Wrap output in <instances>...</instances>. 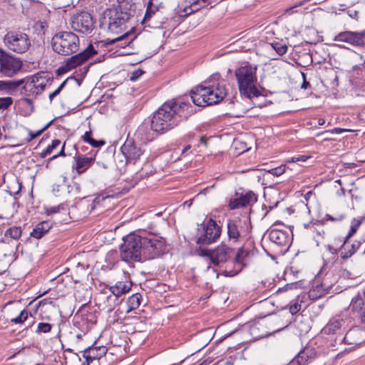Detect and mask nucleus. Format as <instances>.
Here are the masks:
<instances>
[{"label":"nucleus","instance_id":"f257e3e1","mask_svg":"<svg viewBox=\"0 0 365 365\" xmlns=\"http://www.w3.org/2000/svg\"><path fill=\"white\" fill-rule=\"evenodd\" d=\"M195 113V108L190 103L175 98L168 100L153 113L150 120L140 125L136 133L143 142H150L178 127Z\"/></svg>","mask_w":365,"mask_h":365},{"label":"nucleus","instance_id":"f03ea898","mask_svg":"<svg viewBox=\"0 0 365 365\" xmlns=\"http://www.w3.org/2000/svg\"><path fill=\"white\" fill-rule=\"evenodd\" d=\"M210 82V79H208L204 82L205 85H197L191 90L190 98L195 106L205 107L217 104L227 96L225 85L219 83L216 85H206Z\"/></svg>","mask_w":365,"mask_h":365},{"label":"nucleus","instance_id":"7ed1b4c3","mask_svg":"<svg viewBox=\"0 0 365 365\" xmlns=\"http://www.w3.org/2000/svg\"><path fill=\"white\" fill-rule=\"evenodd\" d=\"M123 241L120 246V257L123 261L128 264L145 262L141 231L130 232Z\"/></svg>","mask_w":365,"mask_h":365},{"label":"nucleus","instance_id":"20e7f679","mask_svg":"<svg viewBox=\"0 0 365 365\" xmlns=\"http://www.w3.org/2000/svg\"><path fill=\"white\" fill-rule=\"evenodd\" d=\"M240 93L247 98L259 97L262 95L261 91L255 86L257 82L256 68L247 64L240 66L235 71Z\"/></svg>","mask_w":365,"mask_h":365},{"label":"nucleus","instance_id":"39448f33","mask_svg":"<svg viewBox=\"0 0 365 365\" xmlns=\"http://www.w3.org/2000/svg\"><path fill=\"white\" fill-rule=\"evenodd\" d=\"M51 45L55 53L70 56L78 51L80 41L78 36L71 31H59L51 38Z\"/></svg>","mask_w":365,"mask_h":365},{"label":"nucleus","instance_id":"423d86ee","mask_svg":"<svg viewBox=\"0 0 365 365\" xmlns=\"http://www.w3.org/2000/svg\"><path fill=\"white\" fill-rule=\"evenodd\" d=\"M144 260L158 257L166 252L165 240L153 233L141 231Z\"/></svg>","mask_w":365,"mask_h":365},{"label":"nucleus","instance_id":"0eeeda50","mask_svg":"<svg viewBox=\"0 0 365 365\" xmlns=\"http://www.w3.org/2000/svg\"><path fill=\"white\" fill-rule=\"evenodd\" d=\"M221 234V227L214 219L210 218L205 224L197 225L195 242L200 246H208L217 242Z\"/></svg>","mask_w":365,"mask_h":365},{"label":"nucleus","instance_id":"6e6552de","mask_svg":"<svg viewBox=\"0 0 365 365\" xmlns=\"http://www.w3.org/2000/svg\"><path fill=\"white\" fill-rule=\"evenodd\" d=\"M127 22L119 15L118 11L112 8L107 9L100 20V27L102 29H107L110 33L119 34L125 29Z\"/></svg>","mask_w":365,"mask_h":365},{"label":"nucleus","instance_id":"1a4fd4ad","mask_svg":"<svg viewBox=\"0 0 365 365\" xmlns=\"http://www.w3.org/2000/svg\"><path fill=\"white\" fill-rule=\"evenodd\" d=\"M4 41L8 48L17 53L26 52L31 46L29 36L23 32L9 31L5 35Z\"/></svg>","mask_w":365,"mask_h":365},{"label":"nucleus","instance_id":"9d476101","mask_svg":"<svg viewBox=\"0 0 365 365\" xmlns=\"http://www.w3.org/2000/svg\"><path fill=\"white\" fill-rule=\"evenodd\" d=\"M23 61L14 55L0 50V72L5 76L13 77L22 68Z\"/></svg>","mask_w":365,"mask_h":365},{"label":"nucleus","instance_id":"9b49d317","mask_svg":"<svg viewBox=\"0 0 365 365\" xmlns=\"http://www.w3.org/2000/svg\"><path fill=\"white\" fill-rule=\"evenodd\" d=\"M235 248L230 247L225 242L213 249L212 264L219 267H223L228 262H232Z\"/></svg>","mask_w":365,"mask_h":365},{"label":"nucleus","instance_id":"f8f14e48","mask_svg":"<svg viewBox=\"0 0 365 365\" xmlns=\"http://www.w3.org/2000/svg\"><path fill=\"white\" fill-rule=\"evenodd\" d=\"M250 254V251L245 245L239 247L236 252L235 251L232 257L234 268L231 270H224L221 272V274L226 277H232L237 275L247 266L245 260L249 257Z\"/></svg>","mask_w":365,"mask_h":365},{"label":"nucleus","instance_id":"ddd939ff","mask_svg":"<svg viewBox=\"0 0 365 365\" xmlns=\"http://www.w3.org/2000/svg\"><path fill=\"white\" fill-rule=\"evenodd\" d=\"M71 26L79 33L90 34L94 29V21L91 14L81 11L71 17Z\"/></svg>","mask_w":365,"mask_h":365},{"label":"nucleus","instance_id":"4468645a","mask_svg":"<svg viewBox=\"0 0 365 365\" xmlns=\"http://www.w3.org/2000/svg\"><path fill=\"white\" fill-rule=\"evenodd\" d=\"M351 237L345 236L344 237H338L334 239L335 242L341 243L340 245L341 258L344 260H346L353 256L358 250H360L364 242V240H356L351 242Z\"/></svg>","mask_w":365,"mask_h":365},{"label":"nucleus","instance_id":"2eb2a0df","mask_svg":"<svg viewBox=\"0 0 365 365\" xmlns=\"http://www.w3.org/2000/svg\"><path fill=\"white\" fill-rule=\"evenodd\" d=\"M334 41L344 42L355 47H363L365 46V30L341 31L334 36Z\"/></svg>","mask_w":365,"mask_h":365},{"label":"nucleus","instance_id":"dca6fc26","mask_svg":"<svg viewBox=\"0 0 365 365\" xmlns=\"http://www.w3.org/2000/svg\"><path fill=\"white\" fill-rule=\"evenodd\" d=\"M257 201V196L252 191H248L245 194L236 192L235 197L230 199L228 207L230 210H236L250 206Z\"/></svg>","mask_w":365,"mask_h":365},{"label":"nucleus","instance_id":"f3484780","mask_svg":"<svg viewBox=\"0 0 365 365\" xmlns=\"http://www.w3.org/2000/svg\"><path fill=\"white\" fill-rule=\"evenodd\" d=\"M120 150L126 160V163L133 164H135L144 153L140 145L133 140L128 139L121 146Z\"/></svg>","mask_w":365,"mask_h":365},{"label":"nucleus","instance_id":"a211bd4d","mask_svg":"<svg viewBox=\"0 0 365 365\" xmlns=\"http://www.w3.org/2000/svg\"><path fill=\"white\" fill-rule=\"evenodd\" d=\"M277 225H282V223L277 221L267 230L269 239L279 247H286L290 243L289 233L287 230L274 228Z\"/></svg>","mask_w":365,"mask_h":365},{"label":"nucleus","instance_id":"6ab92c4d","mask_svg":"<svg viewBox=\"0 0 365 365\" xmlns=\"http://www.w3.org/2000/svg\"><path fill=\"white\" fill-rule=\"evenodd\" d=\"M108 351V349L105 346H96V342L91 346L83 351L82 356L85 359V361L82 365H91L95 360H99L104 356Z\"/></svg>","mask_w":365,"mask_h":365},{"label":"nucleus","instance_id":"aec40b11","mask_svg":"<svg viewBox=\"0 0 365 365\" xmlns=\"http://www.w3.org/2000/svg\"><path fill=\"white\" fill-rule=\"evenodd\" d=\"M339 341L349 345H360L365 341V330L358 326L354 327L339 339Z\"/></svg>","mask_w":365,"mask_h":365},{"label":"nucleus","instance_id":"412c9836","mask_svg":"<svg viewBox=\"0 0 365 365\" xmlns=\"http://www.w3.org/2000/svg\"><path fill=\"white\" fill-rule=\"evenodd\" d=\"M243 222L239 217L228 219L227 220V234L228 240L233 242H237L242 237Z\"/></svg>","mask_w":365,"mask_h":365},{"label":"nucleus","instance_id":"4be33fe9","mask_svg":"<svg viewBox=\"0 0 365 365\" xmlns=\"http://www.w3.org/2000/svg\"><path fill=\"white\" fill-rule=\"evenodd\" d=\"M348 324L347 319L342 317H335L329 320L328 324L324 327L323 331L327 334H336L341 338L344 336V334L346 330Z\"/></svg>","mask_w":365,"mask_h":365},{"label":"nucleus","instance_id":"5701e85b","mask_svg":"<svg viewBox=\"0 0 365 365\" xmlns=\"http://www.w3.org/2000/svg\"><path fill=\"white\" fill-rule=\"evenodd\" d=\"M96 51L95 50L93 45L90 44L86 49L83 51L75 54L70 58H68L66 61L68 63V66L72 70L76 68L77 66H81L86 61H88L91 57L94 56L96 53Z\"/></svg>","mask_w":365,"mask_h":365},{"label":"nucleus","instance_id":"b1692460","mask_svg":"<svg viewBox=\"0 0 365 365\" xmlns=\"http://www.w3.org/2000/svg\"><path fill=\"white\" fill-rule=\"evenodd\" d=\"M95 156L96 154L92 153H90L89 156H86L81 153H76L74 157L76 163L72 166L73 170H76L78 174L84 173L93 163Z\"/></svg>","mask_w":365,"mask_h":365},{"label":"nucleus","instance_id":"393cba45","mask_svg":"<svg viewBox=\"0 0 365 365\" xmlns=\"http://www.w3.org/2000/svg\"><path fill=\"white\" fill-rule=\"evenodd\" d=\"M118 6L112 8L118 11L120 16L128 21L135 13V5L130 0H118Z\"/></svg>","mask_w":365,"mask_h":365},{"label":"nucleus","instance_id":"a878e982","mask_svg":"<svg viewBox=\"0 0 365 365\" xmlns=\"http://www.w3.org/2000/svg\"><path fill=\"white\" fill-rule=\"evenodd\" d=\"M345 217H346L345 214H339V215H336L335 217H334L329 214H326L325 216L321 220H318L315 223L310 222L308 224H304V227L307 229H309L313 232H315L317 236L322 237V235H324V233H325L324 231V230H322V231L317 230L315 227V225H325L327 221H331V222H341Z\"/></svg>","mask_w":365,"mask_h":365},{"label":"nucleus","instance_id":"bb28decb","mask_svg":"<svg viewBox=\"0 0 365 365\" xmlns=\"http://www.w3.org/2000/svg\"><path fill=\"white\" fill-rule=\"evenodd\" d=\"M46 78L43 73H38L31 76H28L24 80V84L22 86V90H28L30 95L37 96L39 94L38 91L36 88V83H39L41 80Z\"/></svg>","mask_w":365,"mask_h":365},{"label":"nucleus","instance_id":"cd10ccee","mask_svg":"<svg viewBox=\"0 0 365 365\" xmlns=\"http://www.w3.org/2000/svg\"><path fill=\"white\" fill-rule=\"evenodd\" d=\"M53 223L49 220H44L37 223L30 233V237L37 240L41 239L47 235L53 227Z\"/></svg>","mask_w":365,"mask_h":365},{"label":"nucleus","instance_id":"c85d7f7f","mask_svg":"<svg viewBox=\"0 0 365 365\" xmlns=\"http://www.w3.org/2000/svg\"><path fill=\"white\" fill-rule=\"evenodd\" d=\"M135 31V27H132L130 31L125 32L124 34L113 38L106 43L107 45H112L116 42H122L120 46L124 48L125 46L131 47L133 41L136 38L137 36L134 35Z\"/></svg>","mask_w":365,"mask_h":365},{"label":"nucleus","instance_id":"c756f323","mask_svg":"<svg viewBox=\"0 0 365 365\" xmlns=\"http://www.w3.org/2000/svg\"><path fill=\"white\" fill-rule=\"evenodd\" d=\"M132 286L133 282L125 279V281L117 282L114 285L110 286L109 289L115 297H118L128 293L131 289Z\"/></svg>","mask_w":365,"mask_h":365},{"label":"nucleus","instance_id":"7c9ffc66","mask_svg":"<svg viewBox=\"0 0 365 365\" xmlns=\"http://www.w3.org/2000/svg\"><path fill=\"white\" fill-rule=\"evenodd\" d=\"M314 355L313 349L306 347L300 351L292 361L294 362L295 365H306L314 358Z\"/></svg>","mask_w":365,"mask_h":365},{"label":"nucleus","instance_id":"2f4dec72","mask_svg":"<svg viewBox=\"0 0 365 365\" xmlns=\"http://www.w3.org/2000/svg\"><path fill=\"white\" fill-rule=\"evenodd\" d=\"M24 80L16 81H0V91H5L6 93H11L19 86L24 84Z\"/></svg>","mask_w":365,"mask_h":365},{"label":"nucleus","instance_id":"473e14b6","mask_svg":"<svg viewBox=\"0 0 365 365\" xmlns=\"http://www.w3.org/2000/svg\"><path fill=\"white\" fill-rule=\"evenodd\" d=\"M349 309L353 313H361L365 309V298L362 297L360 294H357L352 298Z\"/></svg>","mask_w":365,"mask_h":365},{"label":"nucleus","instance_id":"72a5a7b5","mask_svg":"<svg viewBox=\"0 0 365 365\" xmlns=\"http://www.w3.org/2000/svg\"><path fill=\"white\" fill-rule=\"evenodd\" d=\"M142 300V295L140 293H135L128 297L127 300V310L126 312L129 313L133 310L138 309Z\"/></svg>","mask_w":365,"mask_h":365},{"label":"nucleus","instance_id":"f704fd0d","mask_svg":"<svg viewBox=\"0 0 365 365\" xmlns=\"http://www.w3.org/2000/svg\"><path fill=\"white\" fill-rule=\"evenodd\" d=\"M123 192L121 191L114 192L113 190H108L103 193L99 194L97 195L93 201L94 205H101L102 202H103L107 198L110 197H117L118 195H121Z\"/></svg>","mask_w":365,"mask_h":365},{"label":"nucleus","instance_id":"c9c22d12","mask_svg":"<svg viewBox=\"0 0 365 365\" xmlns=\"http://www.w3.org/2000/svg\"><path fill=\"white\" fill-rule=\"evenodd\" d=\"M83 140L90 144L93 148H101V146L104 145L106 144L105 140H95L92 138V132L91 130L85 132L84 135L82 136Z\"/></svg>","mask_w":365,"mask_h":365},{"label":"nucleus","instance_id":"e433bc0d","mask_svg":"<svg viewBox=\"0 0 365 365\" xmlns=\"http://www.w3.org/2000/svg\"><path fill=\"white\" fill-rule=\"evenodd\" d=\"M159 10V6L155 5V4H152L151 2H148L146 11L144 15L143 20L141 21V24H145L146 22L150 20L152 16Z\"/></svg>","mask_w":365,"mask_h":365},{"label":"nucleus","instance_id":"4c0bfd02","mask_svg":"<svg viewBox=\"0 0 365 365\" xmlns=\"http://www.w3.org/2000/svg\"><path fill=\"white\" fill-rule=\"evenodd\" d=\"M363 220H365V217L354 218L351 222L350 229L346 236H348V237H352L358 231Z\"/></svg>","mask_w":365,"mask_h":365},{"label":"nucleus","instance_id":"58836bf2","mask_svg":"<svg viewBox=\"0 0 365 365\" xmlns=\"http://www.w3.org/2000/svg\"><path fill=\"white\" fill-rule=\"evenodd\" d=\"M61 144V140L58 139H54L52 140L51 144L48 145L46 149L42 150L39 153V156L41 158H45L48 155H51L53 150L58 148Z\"/></svg>","mask_w":365,"mask_h":365},{"label":"nucleus","instance_id":"ea45409f","mask_svg":"<svg viewBox=\"0 0 365 365\" xmlns=\"http://www.w3.org/2000/svg\"><path fill=\"white\" fill-rule=\"evenodd\" d=\"M200 5H201V3H198V4H196L195 5H194V0H192L190 1V5L186 6L183 9V10H182L183 15L185 16H187L192 14H194V13L198 11L199 10H200L201 9L205 7V6H200Z\"/></svg>","mask_w":365,"mask_h":365},{"label":"nucleus","instance_id":"a19ab883","mask_svg":"<svg viewBox=\"0 0 365 365\" xmlns=\"http://www.w3.org/2000/svg\"><path fill=\"white\" fill-rule=\"evenodd\" d=\"M22 230L21 227H16L14 226L11 227H9L6 231L5 232L4 236L5 237H10L11 238L14 240H19L20 237L21 236Z\"/></svg>","mask_w":365,"mask_h":365},{"label":"nucleus","instance_id":"79ce46f5","mask_svg":"<svg viewBox=\"0 0 365 365\" xmlns=\"http://www.w3.org/2000/svg\"><path fill=\"white\" fill-rule=\"evenodd\" d=\"M272 48L279 54L283 56L287 52V46L286 44L282 43L281 41H274L270 43Z\"/></svg>","mask_w":365,"mask_h":365},{"label":"nucleus","instance_id":"37998d69","mask_svg":"<svg viewBox=\"0 0 365 365\" xmlns=\"http://www.w3.org/2000/svg\"><path fill=\"white\" fill-rule=\"evenodd\" d=\"M53 325L47 322H40L37 325L36 333L37 334L49 333L52 329Z\"/></svg>","mask_w":365,"mask_h":365},{"label":"nucleus","instance_id":"c03bdc74","mask_svg":"<svg viewBox=\"0 0 365 365\" xmlns=\"http://www.w3.org/2000/svg\"><path fill=\"white\" fill-rule=\"evenodd\" d=\"M64 181H66V178H64ZM67 188L68 192L70 193L71 190H70L71 185H67L66 182H63L62 184H54L53 185L52 192L56 196L60 195L61 192L64 189Z\"/></svg>","mask_w":365,"mask_h":365},{"label":"nucleus","instance_id":"a18cd8bd","mask_svg":"<svg viewBox=\"0 0 365 365\" xmlns=\"http://www.w3.org/2000/svg\"><path fill=\"white\" fill-rule=\"evenodd\" d=\"M61 210L66 211V206L64 204H60L57 206H53L50 207L45 208V213L47 215H51L53 214H56L60 212Z\"/></svg>","mask_w":365,"mask_h":365},{"label":"nucleus","instance_id":"49530a36","mask_svg":"<svg viewBox=\"0 0 365 365\" xmlns=\"http://www.w3.org/2000/svg\"><path fill=\"white\" fill-rule=\"evenodd\" d=\"M29 317V313L26 310H22L20 314L15 318L11 319V322L14 324H22Z\"/></svg>","mask_w":365,"mask_h":365},{"label":"nucleus","instance_id":"de8ad7c7","mask_svg":"<svg viewBox=\"0 0 365 365\" xmlns=\"http://www.w3.org/2000/svg\"><path fill=\"white\" fill-rule=\"evenodd\" d=\"M13 103V99L11 97L0 98V110L8 109Z\"/></svg>","mask_w":365,"mask_h":365},{"label":"nucleus","instance_id":"09e8293b","mask_svg":"<svg viewBox=\"0 0 365 365\" xmlns=\"http://www.w3.org/2000/svg\"><path fill=\"white\" fill-rule=\"evenodd\" d=\"M286 170V165H282L279 167L272 168L267 171V173L274 175V176H280L283 173H284Z\"/></svg>","mask_w":365,"mask_h":365},{"label":"nucleus","instance_id":"8fccbe9b","mask_svg":"<svg viewBox=\"0 0 365 365\" xmlns=\"http://www.w3.org/2000/svg\"><path fill=\"white\" fill-rule=\"evenodd\" d=\"M53 120H51L49 123H48L43 128H42L41 129L38 130V131L35 132V133H33L31 131H30L29 133V135H30V138L28 139V141H30L33 139H34L35 138L39 136L40 135H41V133L45 130H46L51 125V123H53Z\"/></svg>","mask_w":365,"mask_h":365},{"label":"nucleus","instance_id":"3c124183","mask_svg":"<svg viewBox=\"0 0 365 365\" xmlns=\"http://www.w3.org/2000/svg\"><path fill=\"white\" fill-rule=\"evenodd\" d=\"M65 145H66V143H64L63 145H62L61 149L59 151V153H58L57 154L53 155L52 157H51L50 158L48 159L47 164H46V168H48V164L52 160H53L54 159H56V158H57L58 157H65V156H66V154L65 153Z\"/></svg>","mask_w":365,"mask_h":365},{"label":"nucleus","instance_id":"603ef678","mask_svg":"<svg viewBox=\"0 0 365 365\" xmlns=\"http://www.w3.org/2000/svg\"><path fill=\"white\" fill-rule=\"evenodd\" d=\"M202 246L200 245V256L202 257H206L210 259V262H212V253H213V249L212 250H208V249H204L201 247Z\"/></svg>","mask_w":365,"mask_h":365},{"label":"nucleus","instance_id":"864d4df0","mask_svg":"<svg viewBox=\"0 0 365 365\" xmlns=\"http://www.w3.org/2000/svg\"><path fill=\"white\" fill-rule=\"evenodd\" d=\"M321 287H322V285L317 287V291L319 292V294H317L316 292V289H312L309 291V297L311 299H317V298L320 297L321 296H322L324 294V291L320 290Z\"/></svg>","mask_w":365,"mask_h":365},{"label":"nucleus","instance_id":"5fc2aeb1","mask_svg":"<svg viewBox=\"0 0 365 365\" xmlns=\"http://www.w3.org/2000/svg\"><path fill=\"white\" fill-rule=\"evenodd\" d=\"M145 71L140 68H138L133 71L130 76V80L131 81H137L143 73Z\"/></svg>","mask_w":365,"mask_h":365},{"label":"nucleus","instance_id":"6e6d98bb","mask_svg":"<svg viewBox=\"0 0 365 365\" xmlns=\"http://www.w3.org/2000/svg\"><path fill=\"white\" fill-rule=\"evenodd\" d=\"M71 69L70 68L69 66H68V63H66V61H65V63L63 66H60L57 70H56V73L57 75H61V74H63L69 71H71Z\"/></svg>","mask_w":365,"mask_h":365},{"label":"nucleus","instance_id":"4d7b16f0","mask_svg":"<svg viewBox=\"0 0 365 365\" xmlns=\"http://www.w3.org/2000/svg\"><path fill=\"white\" fill-rule=\"evenodd\" d=\"M342 11H346V14L353 19L358 20L359 19V11L357 10H351V9H343Z\"/></svg>","mask_w":365,"mask_h":365},{"label":"nucleus","instance_id":"13d9d810","mask_svg":"<svg viewBox=\"0 0 365 365\" xmlns=\"http://www.w3.org/2000/svg\"><path fill=\"white\" fill-rule=\"evenodd\" d=\"M327 250L331 253V255H338L339 253L341 255L340 247L339 248H336L331 245H328L327 246Z\"/></svg>","mask_w":365,"mask_h":365},{"label":"nucleus","instance_id":"bf43d9fd","mask_svg":"<svg viewBox=\"0 0 365 365\" xmlns=\"http://www.w3.org/2000/svg\"><path fill=\"white\" fill-rule=\"evenodd\" d=\"M301 305L298 303H294L289 307L290 313L294 315L299 312Z\"/></svg>","mask_w":365,"mask_h":365},{"label":"nucleus","instance_id":"052dcab7","mask_svg":"<svg viewBox=\"0 0 365 365\" xmlns=\"http://www.w3.org/2000/svg\"><path fill=\"white\" fill-rule=\"evenodd\" d=\"M309 158V156L302 155H299L297 157H292L291 159V162H292V163H297L299 161L305 162Z\"/></svg>","mask_w":365,"mask_h":365},{"label":"nucleus","instance_id":"680f3d73","mask_svg":"<svg viewBox=\"0 0 365 365\" xmlns=\"http://www.w3.org/2000/svg\"><path fill=\"white\" fill-rule=\"evenodd\" d=\"M305 1H307V0L301 1L298 2V3H297V4H296L295 5L292 6H291V7H289V8H287V9L285 10V11H286L287 13H288V14H292V13H294V9L295 8H297V7H298V6H299L303 5V4H304V3Z\"/></svg>","mask_w":365,"mask_h":365},{"label":"nucleus","instance_id":"e2e57ef3","mask_svg":"<svg viewBox=\"0 0 365 365\" xmlns=\"http://www.w3.org/2000/svg\"><path fill=\"white\" fill-rule=\"evenodd\" d=\"M15 185L18 187V190L15 192H12L11 191H9V195H14L15 198H16V195H19V192L21 190V187H22V184L21 182H20L19 181V180H16V182H15Z\"/></svg>","mask_w":365,"mask_h":365},{"label":"nucleus","instance_id":"0e129e2a","mask_svg":"<svg viewBox=\"0 0 365 365\" xmlns=\"http://www.w3.org/2000/svg\"><path fill=\"white\" fill-rule=\"evenodd\" d=\"M46 86V83L44 81H41L39 83H36V88L39 92V94L41 93V92H43L45 90Z\"/></svg>","mask_w":365,"mask_h":365},{"label":"nucleus","instance_id":"69168bd1","mask_svg":"<svg viewBox=\"0 0 365 365\" xmlns=\"http://www.w3.org/2000/svg\"><path fill=\"white\" fill-rule=\"evenodd\" d=\"M60 93H61V91H60L58 88H57V89H56L53 92L49 94V96H48L49 100H50V102L51 103V102H52V101H53V99L56 96H57Z\"/></svg>","mask_w":365,"mask_h":365},{"label":"nucleus","instance_id":"338daca9","mask_svg":"<svg viewBox=\"0 0 365 365\" xmlns=\"http://www.w3.org/2000/svg\"><path fill=\"white\" fill-rule=\"evenodd\" d=\"M346 131V129H343V128H334L332 130H329L328 132H331V133L340 134V133H342Z\"/></svg>","mask_w":365,"mask_h":365},{"label":"nucleus","instance_id":"774afa93","mask_svg":"<svg viewBox=\"0 0 365 365\" xmlns=\"http://www.w3.org/2000/svg\"><path fill=\"white\" fill-rule=\"evenodd\" d=\"M360 322L365 326V309L360 313Z\"/></svg>","mask_w":365,"mask_h":365}]
</instances>
